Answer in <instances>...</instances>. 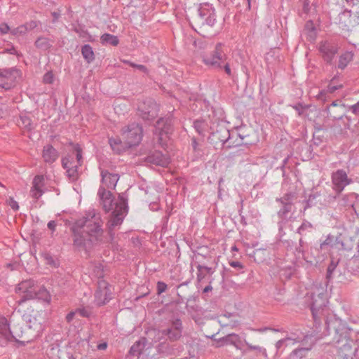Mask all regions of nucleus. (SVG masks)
I'll return each instance as SVG.
<instances>
[{"mask_svg": "<svg viewBox=\"0 0 359 359\" xmlns=\"http://www.w3.org/2000/svg\"><path fill=\"white\" fill-rule=\"evenodd\" d=\"M319 50L324 59L327 62H330L337 53L336 48L327 43L320 44Z\"/></svg>", "mask_w": 359, "mask_h": 359, "instance_id": "obj_16", "label": "nucleus"}, {"mask_svg": "<svg viewBox=\"0 0 359 359\" xmlns=\"http://www.w3.org/2000/svg\"><path fill=\"white\" fill-rule=\"evenodd\" d=\"M100 42L102 45L104 46L109 44L114 46H116L119 43V40L116 36L106 33L101 36Z\"/></svg>", "mask_w": 359, "mask_h": 359, "instance_id": "obj_19", "label": "nucleus"}, {"mask_svg": "<svg viewBox=\"0 0 359 359\" xmlns=\"http://www.w3.org/2000/svg\"><path fill=\"white\" fill-rule=\"evenodd\" d=\"M332 107H337V104L336 102H334L332 104Z\"/></svg>", "mask_w": 359, "mask_h": 359, "instance_id": "obj_51", "label": "nucleus"}, {"mask_svg": "<svg viewBox=\"0 0 359 359\" xmlns=\"http://www.w3.org/2000/svg\"><path fill=\"white\" fill-rule=\"evenodd\" d=\"M332 180L334 189L339 193L341 192L344 187L351 182V180L348 177L346 172L343 170L334 172L332 174Z\"/></svg>", "mask_w": 359, "mask_h": 359, "instance_id": "obj_9", "label": "nucleus"}, {"mask_svg": "<svg viewBox=\"0 0 359 359\" xmlns=\"http://www.w3.org/2000/svg\"><path fill=\"white\" fill-rule=\"evenodd\" d=\"M169 139V136L168 135V132L167 131H160L159 133L158 134V141L159 142L160 144L161 145H164L166 144L168 140Z\"/></svg>", "mask_w": 359, "mask_h": 359, "instance_id": "obj_26", "label": "nucleus"}, {"mask_svg": "<svg viewBox=\"0 0 359 359\" xmlns=\"http://www.w3.org/2000/svg\"><path fill=\"white\" fill-rule=\"evenodd\" d=\"M54 81V75L52 72H47L43 76V81L46 83H52Z\"/></svg>", "mask_w": 359, "mask_h": 359, "instance_id": "obj_30", "label": "nucleus"}, {"mask_svg": "<svg viewBox=\"0 0 359 359\" xmlns=\"http://www.w3.org/2000/svg\"><path fill=\"white\" fill-rule=\"evenodd\" d=\"M214 20H215L214 16H211V15H210L209 18L208 19H206V21L208 23H211L212 21H214Z\"/></svg>", "mask_w": 359, "mask_h": 359, "instance_id": "obj_45", "label": "nucleus"}, {"mask_svg": "<svg viewBox=\"0 0 359 359\" xmlns=\"http://www.w3.org/2000/svg\"><path fill=\"white\" fill-rule=\"evenodd\" d=\"M100 203L106 212L111 211V215L109 220L110 228L120 225L126 213V201L123 196H119L115 199L109 191L104 187H100L98 191Z\"/></svg>", "mask_w": 359, "mask_h": 359, "instance_id": "obj_3", "label": "nucleus"}, {"mask_svg": "<svg viewBox=\"0 0 359 359\" xmlns=\"http://www.w3.org/2000/svg\"><path fill=\"white\" fill-rule=\"evenodd\" d=\"M43 39H38L36 41V45L37 46H40V43H41V41H42Z\"/></svg>", "mask_w": 359, "mask_h": 359, "instance_id": "obj_49", "label": "nucleus"}, {"mask_svg": "<svg viewBox=\"0 0 359 359\" xmlns=\"http://www.w3.org/2000/svg\"><path fill=\"white\" fill-rule=\"evenodd\" d=\"M102 184L107 188H114L119 179L117 174H111L107 171L102 172Z\"/></svg>", "mask_w": 359, "mask_h": 359, "instance_id": "obj_15", "label": "nucleus"}, {"mask_svg": "<svg viewBox=\"0 0 359 359\" xmlns=\"http://www.w3.org/2000/svg\"><path fill=\"white\" fill-rule=\"evenodd\" d=\"M167 289V285L165 283L163 282H158L157 283V290L158 294H161L165 291Z\"/></svg>", "mask_w": 359, "mask_h": 359, "instance_id": "obj_32", "label": "nucleus"}, {"mask_svg": "<svg viewBox=\"0 0 359 359\" xmlns=\"http://www.w3.org/2000/svg\"><path fill=\"white\" fill-rule=\"evenodd\" d=\"M133 66L137 67V69H139L140 70H141L144 72H145L147 71V68L143 65H133Z\"/></svg>", "mask_w": 359, "mask_h": 359, "instance_id": "obj_40", "label": "nucleus"}, {"mask_svg": "<svg viewBox=\"0 0 359 359\" xmlns=\"http://www.w3.org/2000/svg\"><path fill=\"white\" fill-rule=\"evenodd\" d=\"M10 27L4 23L0 24V33L1 34H6L8 31H10Z\"/></svg>", "mask_w": 359, "mask_h": 359, "instance_id": "obj_34", "label": "nucleus"}, {"mask_svg": "<svg viewBox=\"0 0 359 359\" xmlns=\"http://www.w3.org/2000/svg\"><path fill=\"white\" fill-rule=\"evenodd\" d=\"M103 222L100 214L90 212L87 217L76 222L72 227L74 244L79 250H89L93 243L102 241Z\"/></svg>", "mask_w": 359, "mask_h": 359, "instance_id": "obj_1", "label": "nucleus"}, {"mask_svg": "<svg viewBox=\"0 0 359 359\" xmlns=\"http://www.w3.org/2000/svg\"><path fill=\"white\" fill-rule=\"evenodd\" d=\"M224 69H225V72L227 74L230 75L231 74V69H230V67L228 64L225 65L224 66Z\"/></svg>", "mask_w": 359, "mask_h": 359, "instance_id": "obj_42", "label": "nucleus"}, {"mask_svg": "<svg viewBox=\"0 0 359 359\" xmlns=\"http://www.w3.org/2000/svg\"><path fill=\"white\" fill-rule=\"evenodd\" d=\"M142 137V129L137 123H132L121 130L120 137L111 138L110 145L118 153L124 149L138 145Z\"/></svg>", "mask_w": 359, "mask_h": 359, "instance_id": "obj_4", "label": "nucleus"}, {"mask_svg": "<svg viewBox=\"0 0 359 359\" xmlns=\"http://www.w3.org/2000/svg\"><path fill=\"white\" fill-rule=\"evenodd\" d=\"M21 123L20 126L22 127L24 129L30 130L32 128V123L31 119L27 116H21L20 118Z\"/></svg>", "mask_w": 359, "mask_h": 359, "instance_id": "obj_24", "label": "nucleus"}, {"mask_svg": "<svg viewBox=\"0 0 359 359\" xmlns=\"http://www.w3.org/2000/svg\"><path fill=\"white\" fill-rule=\"evenodd\" d=\"M76 313H77L76 312V311H72V312H70L69 313H68V314L67 315V316H66V319H67V320L68 322L72 321V320H73V318H74V316H75V314H76Z\"/></svg>", "mask_w": 359, "mask_h": 359, "instance_id": "obj_36", "label": "nucleus"}, {"mask_svg": "<svg viewBox=\"0 0 359 359\" xmlns=\"http://www.w3.org/2000/svg\"><path fill=\"white\" fill-rule=\"evenodd\" d=\"M15 264H10V263H9V264H6L5 265V268H6V269H8V270H11V271H13V270L15 269Z\"/></svg>", "mask_w": 359, "mask_h": 359, "instance_id": "obj_38", "label": "nucleus"}, {"mask_svg": "<svg viewBox=\"0 0 359 359\" xmlns=\"http://www.w3.org/2000/svg\"><path fill=\"white\" fill-rule=\"evenodd\" d=\"M76 312L82 317H88L90 313V311L86 308H79L76 310Z\"/></svg>", "mask_w": 359, "mask_h": 359, "instance_id": "obj_31", "label": "nucleus"}, {"mask_svg": "<svg viewBox=\"0 0 359 359\" xmlns=\"http://www.w3.org/2000/svg\"><path fill=\"white\" fill-rule=\"evenodd\" d=\"M246 344L248 345L249 349H250V350H257V349H259V346H258L251 345V344H249L248 343H246Z\"/></svg>", "mask_w": 359, "mask_h": 359, "instance_id": "obj_43", "label": "nucleus"}, {"mask_svg": "<svg viewBox=\"0 0 359 359\" xmlns=\"http://www.w3.org/2000/svg\"><path fill=\"white\" fill-rule=\"evenodd\" d=\"M43 158L45 161L52 163L57 158V154L55 149L50 145L44 147L43 151Z\"/></svg>", "mask_w": 359, "mask_h": 359, "instance_id": "obj_18", "label": "nucleus"}, {"mask_svg": "<svg viewBox=\"0 0 359 359\" xmlns=\"http://www.w3.org/2000/svg\"><path fill=\"white\" fill-rule=\"evenodd\" d=\"M353 112L354 114H358L359 113V104L354 105L353 107Z\"/></svg>", "mask_w": 359, "mask_h": 359, "instance_id": "obj_41", "label": "nucleus"}, {"mask_svg": "<svg viewBox=\"0 0 359 359\" xmlns=\"http://www.w3.org/2000/svg\"><path fill=\"white\" fill-rule=\"evenodd\" d=\"M107 347V344L106 342L101 343L97 345V349L99 350H105Z\"/></svg>", "mask_w": 359, "mask_h": 359, "instance_id": "obj_39", "label": "nucleus"}, {"mask_svg": "<svg viewBox=\"0 0 359 359\" xmlns=\"http://www.w3.org/2000/svg\"><path fill=\"white\" fill-rule=\"evenodd\" d=\"M26 27H24V26H20V27H18L15 29H13L12 30H11V32L15 35V36H18L19 34H25L26 32Z\"/></svg>", "mask_w": 359, "mask_h": 359, "instance_id": "obj_28", "label": "nucleus"}, {"mask_svg": "<svg viewBox=\"0 0 359 359\" xmlns=\"http://www.w3.org/2000/svg\"><path fill=\"white\" fill-rule=\"evenodd\" d=\"M39 311L32 309L23 315L22 320L13 326L14 341L23 345L36 340L43 330Z\"/></svg>", "mask_w": 359, "mask_h": 359, "instance_id": "obj_2", "label": "nucleus"}, {"mask_svg": "<svg viewBox=\"0 0 359 359\" xmlns=\"http://www.w3.org/2000/svg\"><path fill=\"white\" fill-rule=\"evenodd\" d=\"M30 194L32 197L37 199L43 194V190L32 187L30 191Z\"/></svg>", "mask_w": 359, "mask_h": 359, "instance_id": "obj_29", "label": "nucleus"}, {"mask_svg": "<svg viewBox=\"0 0 359 359\" xmlns=\"http://www.w3.org/2000/svg\"><path fill=\"white\" fill-rule=\"evenodd\" d=\"M39 300H41L46 304H49L51 301V295L49 292L42 286L37 285V289H36V297Z\"/></svg>", "mask_w": 359, "mask_h": 359, "instance_id": "obj_17", "label": "nucleus"}, {"mask_svg": "<svg viewBox=\"0 0 359 359\" xmlns=\"http://www.w3.org/2000/svg\"><path fill=\"white\" fill-rule=\"evenodd\" d=\"M182 323L180 320L176 319L172 320L169 327L163 330L162 333L167 336L168 339L170 341H175L182 337Z\"/></svg>", "mask_w": 359, "mask_h": 359, "instance_id": "obj_8", "label": "nucleus"}, {"mask_svg": "<svg viewBox=\"0 0 359 359\" xmlns=\"http://www.w3.org/2000/svg\"><path fill=\"white\" fill-rule=\"evenodd\" d=\"M75 154L76 156V164L72 165V167L65 168L67 170V176L72 181L76 180L78 177L77 168L81 165V149H77Z\"/></svg>", "mask_w": 359, "mask_h": 359, "instance_id": "obj_13", "label": "nucleus"}, {"mask_svg": "<svg viewBox=\"0 0 359 359\" xmlns=\"http://www.w3.org/2000/svg\"><path fill=\"white\" fill-rule=\"evenodd\" d=\"M226 344H231L236 348L241 349L243 341L239 335L236 334H229L217 341L215 346L219 347Z\"/></svg>", "mask_w": 359, "mask_h": 359, "instance_id": "obj_12", "label": "nucleus"}, {"mask_svg": "<svg viewBox=\"0 0 359 359\" xmlns=\"http://www.w3.org/2000/svg\"><path fill=\"white\" fill-rule=\"evenodd\" d=\"M111 291L109 285L102 280L99 283L98 288L95 292V301L98 305L106 304L111 298Z\"/></svg>", "mask_w": 359, "mask_h": 359, "instance_id": "obj_10", "label": "nucleus"}, {"mask_svg": "<svg viewBox=\"0 0 359 359\" xmlns=\"http://www.w3.org/2000/svg\"><path fill=\"white\" fill-rule=\"evenodd\" d=\"M77 149L80 148L76 147L71 154L68 155L62 159V166L64 168L72 167V165L76 164V156L75 154Z\"/></svg>", "mask_w": 359, "mask_h": 359, "instance_id": "obj_20", "label": "nucleus"}, {"mask_svg": "<svg viewBox=\"0 0 359 359\" xmlns=\"http://www.w3.org/2000/svg\"><path fill=\"white\" fill-rule=\"evenodd\" d=\"M145 346V340L144 339L135 342L130 348L133 353L140 354Z\"/></svg>", "mask_w": 359, "mask_h": 359, "instance_id": "obj_23", "label": "nucleus"}, {"mask_svg": "<svg viewBox=\"0 0 359 359\" xmlns=\"http://www.w3.org/2000/svg\"><path fill=\"white\" fill-rule=\"evenodd\" d=\"M337 88L336 86H332V85H330V86H329V90H330V92H333V91H334V90H337Z\"/></svg>", "mask_w": 359, "mask_h": 359, "instance_id": "obj_46", "label": "nucleus"}, {"mask_svg": "<svg viewBox=\"0 0 359 359\" xmlns=\"http://www.w3.org/2000/svg\"><path fill=\"white\" fill-rule=\"evenodd\" d=\"M0 186H1V187L3 186L1 182H0Z\"/></svg>", "mask_w": 359, "mask_h": 359, "instance_id": "obj_56", "label": "nucleus"}, {"mask_svg": "<svg viewBox=\"0 0 359 359\" xmlns=\"http://www.w3.org/2000/svg\"><path fill=\"white\" fill-rule=\"evenodd\" d=\"M137 110L143 119L151 120L157 116L159 107L154 100H146L139 102Z\"/></svg>", "mask_w": 359, "mask_h": 359, "instance_id": "obj_6", "label": "nucleus"}, {"mask_svg": "<svg viewBox=\"0 0 359 359\" xmlns=\"http://www.w3.org/2000/svg\"><path fill=\"white\" fill-rule=\"evenodd\" d=\"M81 53L88 63L91 62L95 59V54L93 48L89 45H85L81 48Z\"/></svg>", "mask_w": 359, "mask_h": 359, "instance_id": "obj_21", "label": "nucleus"}, {"mask_svg": "<svg viewBox=\"0 0 359 359\" xmlns=\"http://www.w3.org/2000/svg\"><path fill=\"white\" fill-rule=\"evenodd\" d=\"M353 53L351 52H345L339 57L338 67L339 68L344 69L348 64L353 60Z\"/></svg>", "mask_w": 359, "mask_h": 359, "instance_id": "obj_22", "label": "nucleus"}, {"mask_svg": "<svg viewBox=\"0 0 359 359\" xmlns=\"http://www.w3.org/2000/svg\"><path fill=\"white\" fill-rule=\"evenodd\" d=\"M6 79V76L3 75H0V87H2L4 88H9L11 87V83L6 82H4V80Z\"/></svg>", "mask_w": 359, "mask_h": 359, "instance_id": "obj_33", "label": "nucleus"}, {"mask_svg": "<svg viewBox=\"0 0 359 359\" xmlns=\"http://www.w3.org/2000/svg\"><path fill=\"white\" fill-rule=\"evenodd\" d=\"M11 50L15 51V49L13 48H12L11 50H8L11 53H13V52H11Z\"/></svg>", "mask_w": 359, "mask_h": 359, "instance_id": "obj_52", "label": "nucleus"}, {"mask_svg": "<svg viewBox=\"0 0 359 359\" xmlns=\"http://www.w3.org/2000/svg\"><path fill=\"white\" fill-rule=\"evenodd\" d=\"M202 57L205 65L214 67H221L222 62L225 60V55L220 44H217L211 53L203 54Z\"/></svg>", "mask_w": 359, "mask_h": 359, "instance_id": "obj_7", "label": "nucleus"}, {"mask_svg": "<svg viewBox=\"0 0 359 359\" xmlns=\"http://www.w3.org/2000/svg\"><path fill=\"white\" fill-rule=\"evenodd\" d=\"M6 203L13 210H18L19 209L18 203L13 198L10 197Z\"/></svg>", "mask_w": 359, "mask_h": 359, "instance_id": "obj_27", "label": "nucleus"}, {"mask_svg": "<svg viewBox=\"0 0 359 359\" xmlns=\"http://www.w3.org/2000/svg\"><path fill=\"white\" fill-rule=\"evenodd\" d=\"M313 315L315 316L314 309H313Z\"/></svg>", "mask_w": 359, "mask_h": 359, "instance_id": "obj_54", "label": "nucleus"}, {"mask_svg": "<svg viewBox=\"0 0 359 359\" xmlns=\"http://www.w3.org/2000/svg\"><path fill=\"white\" fill-rule=\"evenodd\" d=\"M225 317H226V315H224V316H220L219 322H220V323H226V322H225V321L224 320V319H223V318H225Z\"/></svg>", "mask_w": 359, "mask_h": 359, "instance_id": "obj_47", "label": "nucleus"}, {"mask_svg": "<svg viewBox=\"0 0 359 359\" xmlns=\"http://www.w3.org/2000/svg\"><path fill=\"white\" fill-rule=\"evenodd\" d=\"M36 289H37V285L31 279L25 280L18 283L15 288L16 294L20 298L18 302V304H21L26 300L34 299L36 297Z\"/></svg>", "mask_w": 359, "mask_h": 359, "instance_id": "obj_5", "label": "nucleus"}, {"mask_svg": "<svg viewBox=\"0 0 359 359\" xmlns=\"http://www.w3.org/2000/svg\"><path fill=\"white\" fill-rule=\"evenodd\" d=\"M199 12H200V15H201V17L203 18L205 15V13H204V10L201 9V10H199Z\"/></svg>", "mask_w": 359, "mask_h": 359, "instance_id": "obj_48", "label": "nucleus"}, {"mask_svg": "<svg viewBox=\"0 0 359 359\" xmlns=\"http://www.w3.org/2000/svg\"><path fill=\"white\" fill-rule=\"evenodd\" d=\"M161 123H163V120H159V121L157 122L158 128H160V126H161Z\"/></svg>", "mask_w": 359, "mask_h": 359, "instance_id": "obj_50", "label": "nucleus"}, {"mask_svg": "<svg viewBox=\"0 0 359 359\" xmlns=\"http://www.w3.org/2000/svg\"><path fill=\"white\" fill-rule=\"evenodd\" d=\"M212 290V287L211 285H208L203 289V292L206 293L209 291H211Z\"/></svg>", "mask_w": 359, "mask_h": 359, "instance_id": "obj_44", "label": "nucleus"}, {"mask_svg": "<svg viewBox=\"0 0 359 359\" xmlns=\"http://www.w3.org/2000/svg\"><path fill=\"white\" fill-rule=\"evenodd\" d=\"M232 250H237V248L236 246L232 247Z\"/></svg>", "mask_w": 359, "mask_h": 359, "instance_id": "obj_53", "label": "nucleus"}, {"mask_svg": "<svg viewBox=\"0 0 359 359\" xmlns=\"http://www.w3.org/2000/svg\"><path fill=\"white\" fill-rule=\"evenodd\" d=\"M13 341V327L10 328L6 318H0V345L4 346Z\"/></svg>", "mask_w": 359, "mask_h": 359, "instance_id": "obj_11", "label": "nucleus"}, {"mask_svg": "<svg viewBox=\"0 0 359 359\" xmlns=\"http://www.w3.org/2000/svg\"><path fill=\"white\" fill-rule=\"evenodd\" d=\"M149 158L151 163L163 167H166L170 163V158L161 151H155Z\"/></svg>", "mask_w": 359, "mask_h": 359, "instance_id": "obj_14", "label": "nucleus"}, {"mask_svg": "<svg viewBox=\"0 0 359 359\" xmlns=\"http://www.w3.org/2000/svg\"><path fill=\"white\" fill-rule=\"evenodd\" d=\"M48 227L52 230V231H55V227H56V223L55 222V221H50L48 223Z\"/></svg>", "mask_w": 359, "mask_h": 359, "instance_id": "obj_37", "label": "nucleus"}, {"mask_svg": "<svg viewBox=\"0 0 359 359\" xmlns=\"http://www.w3.org/2000/svg\"><path fill=\"white\" fill-rule=\"evenodd\" d=\"M341 108H344V104H341Z\"/></svg>", "mask_w": 359, "mask_h": 359, "instance_id": "obj_55", "label": "nucleus"}, {"mask_svg": "<svg viewBox=\"0 0 359 359\" xmlns=\"http://www.w3.org/2000/svg\"><path fill=\"white\" fill-rule=\"evenodd\" d=\"M43 176H36L33 180V187L35 189H42L44 184H43Z\"/></svg>", "mask_w": 359, "mask_h": 359, "instance_id": "obj_25", "label": "nucleus"}, {"mask_svg": "<svg viewBox=\"0 0 359 359\" xmlns=\"http://www.w3.org/2000/svg\"><path fill=\"white\" fill-rule=\"evenodd\" d=\"M229 264L232 267H233V268H238V269H243V264L241 262H239L232 261V262H229Z\"/></svg>", "mask_w": 359, "mask_h": 359, "instance_id": "obj_35", "label": "nucleus"}]
</instances>
